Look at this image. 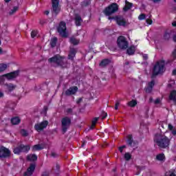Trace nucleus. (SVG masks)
Listing matches in <instances>:
<instances>
[{
	"instance_id": "51",
	"label": "nucleus",
	"mask_w": 176,
	"mask_h": 176,
	"mask_svg": "<svg viewBox=\"0 0 176 176\" xmlns=\"http://www.w3.org/2000/svg\"><path fill=\"white\" fill-rule=\"evenodd\" d=\"M3 97V93L0 91V98Z\"/></svg>"
},
{
	"instance_id": "13",
	"label": "nucleus",
	"mask_w": 176,
	"mask_h": 176,
	"mask_svg": "<svg viewBox=\"0 0 176 176\" xmlns=\"http://www.w3.org/2000/svg\"><path fill=\"white\" fill-rule=\"evenodd\" d=\"M35 171V164H30V167L28 168L27 171L25 173V176H31Z\"/></svg>"
},
{
	"instance_id": "1",
	"label": "nucleus",
	"mask_w": 176,
	"mask_h": 176,
	"mask_svg": "<svg viewBox=\"0 0 176 176\" xmlns=\"http://www.w3.org/2000/svg\"><path fill=\"white\" fill-rule=\"evenodd\" d=\"M154 141L160 148H167L170 145V139L162 132L155 135Z\"/></svg>"
},
{
	"instance_id": "50",
	"label": "nucleus",
	"mask_w": 176,
	"mask_h": 176,
	"mask_svg": "<svg viewBox=\"0 0 176 176\" xmlns=\"http://www.w3.org/2000/svg\"><path fill=\"white\" fill-rule=\"evenodd\" d=\"M143 58H145V60H146V58H148V55L146 54L143 55Z\"/></svg>"
},
{
	"instance_id": "44",
	"label": "nucleus",
	"mask_w": 176,
	"mask_h": 176,
	"mask_svg": "<svg viewBox=\"0 0 176 176\" xmlns=\"http://www.w3.org/2000/svg\"><path fill=\"white\" fill-rule=\"evenodd\" d=\"M124 148H126V146L119 147L118 150L120 152V153H123V149H124Z\"/></svg>"
},
{
	"instance_id": "7",
	"label": "nucleus",
	"mask_w": 176,
	"mask_h": 176,
	"mask_svg": "<svg viewBox=\"0 0 176 176\" xmlns=\"http://www.w3.org/2000/svg\"><path fill=\"white\" fill-rule=\"evenodd\" d=\"M52 14H58L61 8L58 5V0H52Z\"/></svg>"
},
{
	"instance_id": "2",
	"label": "nucleus",
	"mask_w": 176,
	"mask_h": 176,
	"mask_svg": "<svg viewBox=\"0 0 176 176\" xmlns=\"http://www.w3.org/2000/svg\"><path fill=\"white\" fill-rule=\"evenodd\" d=\"M50 63H52L54 64H56V65H60L63 68H65L67 65H65V58L60 56V55H56L48 60Z\"/></svg>"
},
{
	"instance_id": "38",
	"label": "nucleus",
	"mask_w": 176,
	"mask_h": 176,
	"mask_svg": "<svg viewBox=\"0 0 176 176\" xmlns=\"http://www.w3.org/2000/svg\"><path fill=\"white\" fill-rule=\"evenodd\" d=\"M21 134L24 137H27V135H28V132H27V131H25V129H22L21 131Z\"/></svg>"
},
{
	"instance_id": "19",
	"label": "nucleus",
	"mask_w": 176,
	"mask_h": 176,
	"mask_svg": "<svg viewBox=\"0 0 176 176\" xmlns=\"http://www.w3.org/2000/svg\"><path fill=\"white\" fill-rule=\"evenodd\" d=\"M9 68V63H0V72H3Z\"/></svg>"
},
{
	"instance_id": "27",
	"label": "nucleus",
	"mask_w": 176,
	"mask_h": 176,
	"mask_svg": "<svg viewBox=\"0 0 176 176\" xmlns=\"http://www.w3.org/2000/svg\"><path fill=\"white\" fill-rule=\"evenodd\" d=\"M20 122H21V120H20L19 118V117H14V118H12V120H11V122L13 124H19V123H20Z\"/></svg>"
},
{
	"instance_id": "26",
	"label": "nucleus",
	"mask_w": 176,
	"mask_h": 176,
	"mask_svg": "<svg viewBox=\"0 0 176 176\" xmlns=\"http://www.w3.org/2000/svg\"><path fill=\"white\" fill-rule=\"evenodd\" d=\"M75 21L76 25H80V23H82V18L80 17V16L76 15Z\"/></svg>"
},
{
	"instance_id": "56",
	"label": "nucleus",
	"mask_w": 176,
	"mask_h": 176,
	"mask_svg": "<svg viewBox=\"0 0 176 176\" xmlns=\"http://www.w3.org/2000/svg\"><path fill=\"white\" fill-rule=\"evenodd\" d=\"M0 45H1V41H0ZM0 54H2V49L0 48Z\"/></svg>"
},
{
	"instance_id": "8",
	"label": "nucleus",
	"mask_w": 176,
	"mask_h": 176,
	"mask_svg": "<svg viewBox=\"0 0 176 176\" xmlns=\"http://www.w3.org/2000/svg\"><path fill=\"white\" fill-rule=\"evenodd\" d=\"M112 19H113V20H115V21L118 24V25L124 27V25H126V19L122 16H116L114 18L109 17V20H111Z\"/></svg>"
},
{
	"instance_id": "33",
	"label": "nucleus",
	"mask_w": 176,
	"mask_h": 176,
	"mask_svg": "<svg viewBox=\"0 0 176 176\" xmlns=\"http://www.w3.org/2000/svg\"><path fill=\"white\" fill-rule=\"evenodd\" d=\"M98 121V118H94L93 120H92V123H91L90 129H94V127H95L96 124H97Z\"/></svg>"
},
{
	"instance_id": "16",
	"label": "nucleus",
	"mask_w": 176,
	"mask_h": 176,
	"mask_svg": "<svg viewBox=\"0 0 176 176\" xmlns=\"http://www.w3.org/2000/svg\"><path fill=\"white\" fill-rule=\"evenodd\" d=\"M153 86H155V81L152 80L151 82H148V87L146 88V93H151Z\"/></svg>"
},
{
	"instance_id": "39",
	"label": "nucleus",
	"mask_w": 176,
	"mask_h": 176,
	"mask_svg": "<svg viewBox=\"0 0 176 176\" xmlns=\"http://www.w3.org/2000/svg\"><path fill=\"white\" fill-rule=\"evenodd\" d=\"M128 138L129 140H127V144H129V145H131V144H133V139L131 138V135H129Z\"/></svg>"
},
{
	"instance_id": "47",
	"label": "nucleus",
	"mask_w": 176,
	"mask_h": 176,
	"mask_svg": "<svg viewBox=\"0 0 176 176\" xmlns=\"http://www.w3.org/2000/svg\"><path fill=\"white\" fill-rule=\"evenodd\" d=\"M119 105H120V103H119V102H117L116 103L115 109L116 110L119 109Z\"/></svg>"
},
{
	"instance_id": "45",
	"label": "nucleus",
	"mask_w": 176,
	"mask_h": 176,
	"mask_svg": "<svg viewBox=\"0 0 176 176\" xmlns=\"http://www.w3.org/2000/svg\"><path fill=\"white\" fill-rule=\"evenodd\" d=\"M160 102H162V99H160V98H157L155 100V104H160Z\"/></svg>"
},
{
	"instance_id": "61",
	"label": "nucleus",
	"mask_w": 176,
	"mask_h": 176,
	"mask_svg": "<svg viewBox=\"0 0 176 176\" xmlns=\"http://www.w3.org/2000/svg\"><path fill=\"white\" fill-rule=\"evenodd\" d=\"M175 1V2L176 3V0H174Z\"/></svg>"
},
{
	"instance_id": "9",
	"label": "nucleus",
	"mask_w": 176,
	"mask_h": 176,
	"mask_svg": "<svg viewBox=\"0 0 176 176\" xmlns=\"http://www.w3.org/2000/svg\"><path fill=\"white\" fill-rule=\"evenodd\" d=\"M47 124H49V122L45 120L40 123L36 124L34 129L36 130V131H42L43 129H46V127H47Z\"/></svg>"
},
{
	"instance_id": "54",
	"label": "nucleus",
	"mask_w": 176,
	"mask_h": 176,
	"mask_svg": "<svg viewBox=\"0 0 176 176\" xmlns=\"http://www.w3.org/2000/svg\"><path fill=\"white\" fill-rule=\"evenodd\" d=\"M43 176H49V174L47 173H44L43 174Z\"/></svg>"
},
{
	"instance_id": "24",
	"label": "nucleus",
	"mask_w": 176,
	"mask_h": 176,
	"mask_svg": "<svg viewBox=\"0 0 176 176\" xmlns=\"http://www.w3.org/2000/svg\"><path fill=\"white\" fill-rule=\"evenodd\" d=\"M17 10H19V6H14L12 8H10V11H9V14L10 16L14 14V13H16V12H17Z\"/></svg>"
},
{
	"instance_id": "60",
	"label": "nucleus",
	"mask_w": 176,
	"mask_h": 176,
	"mask_svg": "<svg viewBox=\"0 0 176 176\" xmlns=\"http://www.w3.org/2000/svg\"><path fill=\"white\" fill-rule=\"evenodd\" d=\"M83 145H85V143L82 144V146H83Z\"/></svg>"
},
{
	"instance_id": "22",
	"label": "nucleus",
	"mask_w": 176,
	"mask_h": 176,
	"mask_svg": "<svg viewBox=\"0 0 176 176\" xmlns=\"http://www.w3.org/2000/svg\"><path fill=\"white\" fill-rule=\"evenodd\" d=\"M43 148H45V145L43 144H36L32 147V151H41Z\"/></svg>"
},
{
	"instance_id": "15",
	"label": "nucleus",
	"mask_w": 176,
	"mask_h": 176,
	"mask_svg": "<svg viewBox=\"0 0 176 176\" xmlns=\"http://www.w3.org/2000/svg\"><path fill=\"white\" fill-rule=\"evenodd\" d=\"M168 130L173 135H176V127L174 126L171 123L168 124Z\"/></svg>"
},
{
	"instance_id": "58",
	"label": "nucleus",
	"mask_w": 176,
	"mask_h": 176,
	"mask_svg": "<svg viewBox=\"0 0 176 176\" xmlns=\"http://www.w3.org/2000/svg\"><path fill=\"white\" fill-rule=\"evenodd\" d=\"M45 14H49V11H45Z\"/></svg>"
},
{
	"instance_id": "23",
	"label": "nucleus",
	"mask_w": 176,
	"mask_h": 176,
	"mask_svg": "<svg viewBox=\"0 0 176 176\" xmlns=\"http://www.w3.org/2000/svg\"><path fill=\"white\" fill-rule=\"evenodd\" d=\"M134 52H135V47L134 46H131L127 49L126 53L129 55L131 56V54H134Z\"/></svg>"
},
{
	"instance_id": "46",
	"label": "nucleus",
	"mask_w": 176,
	"mask_h": 176,
	"mask_svg": "<svg viewBox=\"0 0 176 176\" xmlns=\"http://www.w3.org/2000/svg\"><path fill=\"white\" fill-rule=\"evenodd\" d=\"M107 116H108V114L105 112L102 113V119H105V118H107Z\"/></svg>"
},
{
	"instance_id": "48",
	"label": "nucleus",
	"mask_w": 176,
	"mask_h": 176,
	"mask_svg": "<svg viewBox=\"0 0 176 176\" xmlns=\"http://www.w3.org/2000/svg\"><path fill=\"white\" fill-rule=\"evenodd\" d=\"M146 23H147V24L151 25V24H152V23H153L152 19H146Z\"/></svg>"
},
{
	"instance_id": "14",
	"label": "nucleus",
	"mask_w": 176,
	"mask_h": 176,
	"mask_svg": "<svg viewBox=\"0 0 176 176\" xmlns=\"http://www.w3.org/2000/svg\"><path fill=\"white\" fill-rule=\"evenodd\" d=\"M78 91V87H72L69 88L65 92V94L66 96H72L75 94Z\"/></svg>"
},
{
	"instance_id": "34",
	"label": "nucleus",
	"mask_w": 176,
	"mask_h": 176,
	"mask_svg": "<svg viewBox=\"0 0 176 176\" xmlns=\"http://www.w3.org/2000/svg\"><path fill=\"white\" fill-rule=\"evenodd\" d=\"M57 43V38L54 37L51 39V46L52 47H54V46H56V44Z\"/></svg>"
},
{
	"instance_id": "17",
	"label": "nucleus",
	"mask_w": 176,
	"mask_h": 176,
	"mask_svg": "<svg viewBox=\"0 0 176 176\" xmlns=\"http://www.w3.org/2000/svg\"><path fill=\"white\" fill-rule=\"evenodd\" d=\"M5 87L8 91H13L16 89V85L13 84H5Z\"/></svg>"
},
{
	"instance_id": "5",
	"label": "nucleus",
	"mask_w": 176,
	"mask_h": 176,
	"mask_svg": "<svg viewBox=\"0 0 176 176\" xmlns=\"http://www.w3.org/2000/svg\"><path fill=\"white\" fill-rule=\"evenodd\" d=\"M117 45L120 49L124 50L129 47V42H127V40L123 36L118 37L117 40Z\"/></svg>"
},
{
	"instance_id": "12",
	"label": "nucleus",
	"mask_w": 176,
	"mask_h": 176,
	"mask_svg": "<svg viewBox=\"0 0 176 176\" xmlns=\"http://www.w3.org/2000/svg\"><path fill=\"white\" fill-rule=\"evenodd\" d=\"M10 156V151L5 147H0V157H8Z\"/></svg>"
},
{
	"instance_id": "43",
	"label": "nucleus",
	"mask_w": 176,
	"mask_h": 176,
	"mask_svg": "<svg viewBox=\"0 0 176 176\" xmlns=\"http://www.w3.org/2000/svg\"><path fill=\"white\" fill-rule=\"evenodd\" d=\"M138 19H139V20H144V19H145V14H140V15L139 16Z\"/></svg>"
},
{
	"instance_id": "3",
	"label": "nucleus",
	"mask_w": 176,
	"mask_h": 176,
	"mask_svg": "<svg viewBox=\"0 0 176 176\" xmlns=\"http://www.w3.org/2000/svg\"><path fill=\"white\" fill-rule=\"evenodd\" d=\"M163 72H164V61L160 60L154 66L153 75L155 76V75H159V74H163Z\"/></svg>"
},
{
	"instance_id": "29",
	"label": "nucleus",
	"mask_w": 176,
	"mask_h": 176,
	"mask_svg": "<svg viewBox=\"0 0 176 176\" xmlns=\"http://www.w3.org/2000/svg\"><path fill=\"white\" fill-rule=\"evenodd\" d=\"M21 152H23L21 150V146H17L14 148V153L15 155H19V154L21 153Z\"/></svg>"
},
{
	"instance_id": "55",
	"label": "nucleus",
	"mask_w": 176,
	"mask_h": 176,
	"mask_svg": "<svg viewBox=\"0 0 176 176\" xmlns=\"http://www.w3.org/2000/svg\"><path fill=\"white\" fill-rule=\"evenodd\" d=\"M173 75H176V69L173 71Z\"/></svg>"
},
{
	"instance_id": "21",
	"label": "nucleus",
	"mask_w": 176,
	"mask_h": 176,
	"mask_svg": "<svg viewBox=\"0 0 176 176\" xmlns=\"http://www.w3.org/2000/svg\"><path fill=\"white\" fill-rule=\"evenodd\" d=\"M166 160V156H164V154L160 153L156 155V160H158V162H164Z\"/></svg>"
},
{
	"instance_id": "52",
	"label": "nucleus",
	"mask_w": 176,
	"mask_h": 176,
	"mask_svg": "<svg viewBox=\"0 0 176 176\" xmlns=\"http://www.w3.org/2000/svg\"><path fill=\"white\" fill-rule=\"evenodd\" d=\"M160 1H162V0H153V1L155 3H157V2H160Z\"/></svg>"
},
{
	"instance_id": "53",
	"label": "nucleus",
	"mask_w": 176,
	"mask_h": 176,
	"mask_svg": "<svg viewBox=\"0 0 176 176\" xmlns=\"http://www.w3.org/2000/svg\"><path fill=\"white\" fill-rule=\"evenodd\" d=\"M172 25L176 27V21L173 22Z\"/></svg>"
},
{
	"instance_id": "35",
	"label": "nucleus",
	"mask_w": 176,
	"mask_h": 176,
	"mask_svg": "<svg viewBox=\"0 0 176 176\" xmlns=\"http://www.w3.org/2000/svg\"><path fill=\"white\" fill-rule=\"evenodd\" d=\"M124 157L125 160H130L131 159V154H130V153H126Z\"/></svg>"
},
{
	"instance_id": "32",
	"label": "nucleus",
	"mask_w": 176,
	"mask_h": 176,
	"mask_svg": "<svg viewBox=\"0 0 176 176\" xmlns=\"http://www.w3.org/2000/svg\"><path fill=\"white\" fill-rule=\"evenodd\" d=\"M129 107H131V108H133L137 105V100H132L130 102H128Z\"/></svg>"
},
{
	"instance_id": "28",
	"label": "nucleus",
	"mask_w": 176,
	"mask_h": 176,
	"mask_svg": "<svg viewBox=\"0 0 176 176\" xmlns=\"http://www.w3.org/2000/svg\"><path fill=\"white\" fill-rule=\"evenodd\" d=\"M110 63H111V61L109 60L104 59L101 61V63H100V67H106V65H108V64H109Z\"/></svg>"
},
{
	"instance_id": "49",
	"label": "nucleus",
	"mask_w": 176,
	"mask_h": 176,
	"mask_svg": "<svg viewBox=\"0 0 176 176\" xmlns=\"http://www.w3.org/2000/svg\"><path fill=\"white\" fill-rule=\"evenodd\" d=\"M51 156H52V157H56V156H57V153H56L55 152H52L51 153Z\"/></svg>"
},
{
	"instance_id": "37",
	"label": "nucleus",
	"mask_w": 176,
	"mask_h": 176,
	"mask_svg": "<svg viewBox=\"0 0 176 176\" xmlns=\"http://www.w3.org/2000/svg\"><path fill=\"white\" fill-rule=\"evenodd\" d=\"M37 35H38V31H36V30H33L31 32V37L32 38H35L36 36H37Z\"/></svg>"
},
{
	"instance_id": "57",
	"label": "nucleus",
	"mask_w": 176,
	"mask_h": 176,
	"mask_svg": "<svg viewBox=\"0 0 176 176\" xmlns=\"http://www.w3.org/2000/svg\"><path fill=\"white\" fill-rule=\"evenodd\" d=\"M81 101H82V99L80 98L77 102L79 103V102H81Z\"/></svg>"
},
{
	"instance_id": "40",
	"label": "nucleus",
	"mask_w": 176,
	"mask_h": 176,
	"mask_svg": "<svg viewBox=\"0 0 176 176\" xmlns=\"http://www.w3.org/2000/svg\"><path fill=\"white\" fill-rule=\"evenodd\" d=\"M5 83V78L3 76H0V85H3Z\"/></svg>"
},
{
	"instance_id": "36",
	"label": "nucleus",
	"mask_w": 176,
	"mask_h": 176,
	"mask_svg": "<svg viewBox=\"0 0 176 176\" xmlns=\"http://www.w3.org/2000/svg\"><path fill=\"white\" fill-rule=\"evenodd\" d=\"M75 57V51H72L69 54V60H72Z\"/></svg>"
},
{
	"instance_id": "4",
	"label": "nucleus",
	"mask_w": 176,
	"mask_h": 176,
	"mask_svg": "<svg viewBox=\"0 0 176 176\" xmlns=\"http://www.w3.org/2000/svg\"><path fill=\"white\" fill-rule=\"evenodd\" d=\"M118 9H119L118 4L112 3L104 9L103 13H104L106 16H111V14H113V13L118 12Z\"/></svg>"
},
{
	"instance_id": "30",
	"label": "nucleus",
	"mask_w": 176,
	"mask_h": 176,
	"mask_svg": "<svg viewBox=\"0 0 176 176\" xmlns=\"http://www.w3.org/2000/svg\"><path fill=\"white\" fill-rule=\"evenodd\" d=\"M21 148L22 152H28L31 147L30 146H24V145H21Z\"/></svg>"
},
{
	"instance_id": "10",
	"label": "nucleus",
	"mask_w": 176,
	"mask_h": 176,
	"mask_svg": "<svg viewBox=\"0 0 176 176\" xmlns=\"http://www.w3.org/2000/svg\"><path fill=\"white\" fill-rule=\"evenodd\" d=\"M70 124H71V119H69L67 117L63 118L62 119V129L64 133L67 131V129L69 127Z\"/></svg>"
},
{
	"instance_id": "25",
	"label": "nucleus",
	"mask_w": 176,
	"mask_h": 176,
	"mask_svg": "<svg viewBox=\"0 0 176 176\" xmlns=\"http://www.w3.org/2000/svg\"><path fill=\"white\" fill-rule=\"evenodd\" d=\"M125 2H126V5H125V7L124 8V10L126 12V10L131 9V7L133 6V3H129L127 1H126Z\"/></svg>"
},
{
	"instance_id": "42",
	"label": "nucleus",
	"mask_w": 176,
	"mask_h": 176,
	"mask_svg": "<svg viewBox=\"0 0 176 176\" xmlns=\"http://www.w3.org/2000/svg\"><path fill=\"white\" fill-rule=\"evenodd\" d=\"M174 85H175V81L174 80H170L169 82L168 86H170V87H173V86H174Z\"/></svg>"
},
{
	"instance_id": "20",
	"label": "nucleus",
	"mask_w": 176,
	"mask_h": 176,
	"mask_svg": "<svg viewBox=\"0 0 176 176\" xmlns=\"http://www.w3.org/2000/svg\"><path fill=\"white\" fill-rule=\"evenodd\" d=\"M27 159L30 162H35V160H38V157L35 154H30L28 155Z\"/></svg>"
},
{
	"instance_id": "18",
	"label": "nucleus",
	"mask_w": 176,
	"mask_h": 176,
	"mask_svg": "<svg viewBox=\"0 0 176 176\" xmlns=\"http://www.w3.org/2000/svg\"><path fill=\"white\" fill-rule=\"evenodd\" d=\"M169 100L173 101V102H176V91L173 90L169 95Z\"/></svg>"
},
{
	"instance_id": "59",
	"label": "nucleus",
	"mask_w": 176,
	"mask_h": 176,
	"mask_svg": "<svg viewBox=\"0 0 176 176\" xmlns=\"http://www.w3.org/2000/svg\"><path fill=\"white\" fill-rule=\"evenodd\" d=\"M6 2H10V0H5Z\"/></svg>"
},
{
	"instance_id": "31",
	"label": "nucleus",
	"mask_w": 176,
	"mask_h": 176,
	"mask_svg": "<svg viewBox=\"0 0 176 176\" xmlns=\"http://www.w3.org/2000/svg\"><path fill=\"white\" fill-rule=\"evenodd\" d=\"M70 42L72 43V45H78L79 43V39L72 37L70 38Z\"/></svg>"
},
{
	"instance_id": "41",
	"label": "nucleus",
	"mask_w": 176,
	"mask_h": 176,
	"mask_svg": "<svg viewBox=\"0 0 176 176\" xmlns=\"http://www.w3.org/2000/svg\"><path fill=\"white\" fill-rule=\"evenodd\" d=\"M164 39H170V33H165L164 35Z\"/></svg>"
},
{
	"instance_id": "6",
	"label": "nucleus",
	"mask_w": 176,
	"mask_h": 176,
	"mask_svg": "<svg viewBox=\"0 0 176 176\" xmlns=\"http://www.w3.org/2000/svg\"><path fill=\"white\" fill-rule=\"evenodd\" d=\"M67 26H65V23L64 22H60L59 26L58 28V32L60 35L63 38H67L68 36V34H67Z\"/></svg>"
},
{
	"instance_id": "11",
	"label": "nucleus",
	"mask_w": 176,
	"mask_h": 176,
	"mask_svg": "<svg viewBox=\"0 0 176 176\" xmlns=\"http://www.w3.org/2000/svg\"><path fill=\"white\" fill-rule=\"evenodd\" d=\"M3 76V78H6L8 80H12V79H14V78H17V76H19V72L16 71L7 74H4Z\"/></svg>"
}]
</instances>
